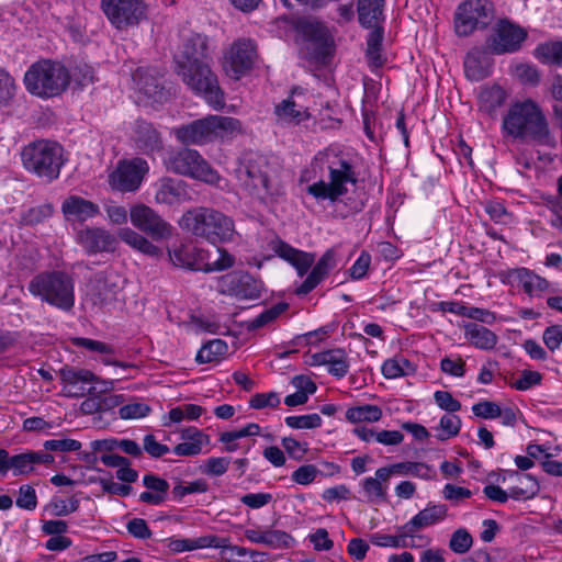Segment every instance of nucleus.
Segmentation results:
<instances>
[{
	"label": "nucleus",
	"instance_id": "29",
	"mask_svg": "<svg viewBox=\"0 0 562 562\" xmlns=\"http://www.w3.org/2000/svg\"><path fill=\"white\" fill-rule=\"evenodd\" d=\"M143 485L146 491L139 494V502L159 506L167 501L169 492V483L155 474H146L143 476Z\"/></svg>",
	"mask_w": 562,
	"mask_h": 562
},
{
	"label": "nucleus",
	"instance_id": "26",
	"mask_svg": "<svg viewBox=\"0 0 562 562\" xmlns=\"http://www.w3.org/2000/svg\"><path fill=\"white\" fill-rule=\"evenodd\" d=\"M493 65L494 59L490 52L474 47L464 57V75L471 81H481L491 76Z\"/></svg>",
	"mask_w": 562,
	"mask_h": 562
},
{
	"label": "nucleus",
	"instance_id": "8",
	"mask_svg": "<svg viewBox=\"0 0 562 562\" xmlns=\"http://www.w3.org/2000/svg\"><path fill=\"white\" fill-rule=\"evenodd\" d=\"M21 160L27 171L50 182L59 177L64 164L63 147L55 142L36 140L22 149Z\"/></svg>",
	"mask_w": 562,
	"mask_h": 562
},
{
	"label": "nucleus",
	"instance_id": "21",
	"mask_svg": "<svg viewBox=\"0 0 562 562\" xmlns=\"http://www.w3.org/2000/svg\"><path fill=\"white\" fill-rule=\"evenodd\" d=\"M448 516V507L446 504H436L429 502L427 506L419 510L414 517L403 525V529L407 535H412V539L416 538V532L430 526L440 524ZM419 540H424V536H417Z\"/></svg>",
	"mask_w": 562,
	"mask_h": 562
},
{
	"label": "nucleus",
	"instance_id": "15",
	"mask_svg": "<svg viewBox=\"0 0 562 562\" xmlns=\"http://www.w3.org/2000/svg\"><path fill=\"white\" fill-rule=\"evenodd\" d=\"M217 291L239 300H256L261 291L257 281L247 272L232 271L218 278Z\"/></svg>",
	"mask_w": 562,
	"mask_h": 562
},
{
	"label": "nucleus",
	"instance_id": "55",
	"mask_svg": "<svg viewBox=\"0 0 562 562\" xmlns=\"http://www.w3.org/2000/svg\"><path fill=\"white\" fill-rule=\"evenodd\" d=\"M43 447L46 451L71 452L79 451L82 443L71 438H56L44 441Z\"/></svg>",
	"mask_w": 562,
	"mask_h": 562
},
{
	"label": "nucleus",
	"instance_id": "61",
	"mask_svg": "<svg viewBox=\"0 0 562 562\" xmlns=\"http://www.w3.org/2000/svg\"><path fill=\"white\" fill-rule=\"evenodd\" d=\"M293 543V537L283 530H266L265 544L270 548H290Z\"/></svg>",
	"mask_w": 562,
	"mask_h": 562
},
{
	"label": "nucleus",
	"instance_id": "23",
	"mask_svg": "<svg viewBox=\"0 0 562 562\" xmlns=\"http://www.w3.org/2000/svg\"><path fill=\"white\" fill-rule=\"evenodd\" d=\"M337 266L336 251L333 248L327 249L318 261L312 266V270L306 279L295 289V294L304 296L311 293L321 282H323L331 270Z\"/></svg>",
	"mask_w": 562,
	"mask_h": 562
},
{
	"label": "nucleus",
	"instance_id": "50",
	"mask_svg": "<svg viewBox=\"0 0 562 562\" xmlns=\"http://www.w3.org/2000/svg\"><path fill=\"white\" fill-rule=\"evenodd\" d=\"M286 426L293 429H315L322 426V417L316 414H307L300 416H288L284 419Z\"/></svg>",
	"mask_w": 562,
	"mask_h": 562
},
{
	"label": "nucleus",
	"instance_id": "12",
	"mask_svg": "<svg viewBox=\"0 0 562 562\" xmlns=\"http://www.w3.org/2000/svg\"><path fill=\"white\" fill-rule=\"evenodd\" d=\"M101 8L117 30L137 25L146 13L144 0H101Z\"/></svg>",
	"mask_w": 562,
	"mask_h": 562
},
{
	"label": "nucleus",
	"instance_id": "43",
	"mask_svg": "<svg viewBox=\"0 0 562 562\" xmlns=\"http://www.w3.org/2000/svg\"><path fill=\"white\" fill-rule=\"evenodd\" d=\"M54 209L49 203L36 205L27 210H23L20 214L19 223L25 226H34L43 223L53 215Z\"/></svg>",
	"mask_w": 562,
	"mask_h": 562
},
{
	"label": "nucleus",
	"instance_id": "27",
	"mask_svg": "<svg viewBox=\"0 0 562 562\" xmlns=\"http://www.w3.org/2000/svg\"><path fill=\"white\" fill-rule=\"evenodd\" d=\"M61 212L67 222L82 224L95 217L100 213V207L90 200L72 194L63 201Z\"/></svg>",
	"mask_w": 562,
	"mask_h": 562
},
{
	"label": "nucleus",
	"instance_id": "28",
	"mask_svg": "<svg viewBox=\"0 0 562 562\" xmlns=\"http://www.w3.org/2000/svg\"><path fill=\"white\" fill-rule=\"evenodd\" d=\"M134 138L137 147L145 154H154L162 149L160 133L145 120H137L134 126Z\"/></svg>",
	"mask_w": 562,
	"mask_h": 562
},
{
	"label": "nucleus",
	"instance_id": "37",
	"mask_svg": "<svg viewBox=\"0 0 562 562\" xmlns=\"http://www.w3.org/2000/svg\"><path fill=\"white\" fill-rule=\"evenodd\" d=\"M91 448L93 451H111L117 448L125 452L126 454H130L134 458H138L143 454L140 446L136 441L131 439L94 440L91 442Z\"/></svg>",
	"mask_w": 562,
	"mask_h": 562
},
{
	"label": "nucleus",
	"instance_id": "45",
	"mask_svg": "<svg viewBox=\"0 0 562 562\" xmlns=\"http://www.w3.org/2000/svg\"><path fill=\"white\" fill-rule=\"evenodd\" d=\"M393 470L396 474L413 475L423 480L431 479V469L428 464L423 462H398L393 464Z\"/></svg>",
	"mask_w": 562,
	"mask_h": 562
},
{
	"label": "nucleus",
	"instance_id": "1",
	"mask_svg": "<svg viewBox=\"0 0 562 562\" xmlns=\"http://www.w3.org/2000/svg\"><path fill=\"white\" fill-rule=\"evenodd\" d=\"M280 173V165L262 155L251 156L237 169V178L244 190L265 205L284 192Z\"/></svg>",
	"mask_w": 562,
	"mask_h": 562
},
{
	"label": "nucleus",
	"instance_id": "33",
	"mask_svg": "<svg viewBox=\"0 0 562 562\" xmlns=\"http://www.w3.org/2000/svg\"><path fill=\"white\" fill-rule=\"evenodd\" d=\"M506 99L507 93L502 87L497 85L484 87L479 93V109L490 116H494L497 110L504 105Z\"/></svg>",
	"mask_w": 562,
	"mask_h": 562
},
{
	"label": "nucleus",
	"instance_id": "20",
	"mask_svg": "<svg viewBox=\"0 0 562 562\" xmlns=\"http://www.w3.org/2000/svg\"><path fill=\"white\" fill-rule=\"evenodd\" d=\"M172 266L191 271H202L205 251L191 243H173L168 247Z\"/></svg>",
	"mask_w": 562,
	"mask_h": 562
},
{
	"label": "nucleus",
	"instance_id": "34",
	"mask_svg": "<svg viewBox=\"0 0 562 562\" xmlns=\"http://www.w3.org/2000/svg\"><path fill=\"white\" fill-rule=\"evenodd\" d=\"M119 237L122 241L146 256L160 258L164 255L159 247L128 227L121 228L119 231Z\"/></svg>",
	"mask_w": 562,
	"mask_h": 562
},
{
	"label": "nucleus",
	"instance_id": "49",
	"mask_svg": "<svg viewBox=\"0 0 562 562\" xmlns=\"http://www.w3.org/2000/svg\"><path fill=\"white\" fill-rule=\"evenodd\" d=\"M71 344L77 348L86 349L90 352L99 353L102 356H111L114 353L113 346L91 338L74 337Z\"/></svg>",
	"mask_w": 562,
	"mask_h": 562
},
{
	"label": "nucleus",
	"instance_id": "4",
	"mask_svg": "<svg viewBox=\"0 0 562 562\" xmlns=\"http://www.w3.org/2000/svg\"><path fill=\"white\" fill-rule=\"evenodd\" d=\"M29 292L42 303L70 313L75 306V280L63 270L42 271L27 284Z\"/></svg>",
	"mask_w": 562,
	"mask_h": 562
},
{
	"label": "nucleus",
	"instance_id": "47",
	"mask_svg": "<svg viewBox=\"0 0 562 562\" xmlns=\"http://www.w3.org/2000/svg\"><path fill=\"white\" fill-rule=\"evenodd\" d=\"M209 491V484L204 479L194 480L187 485L181 482L176 484L171 491L172 499L180 502L184 496L195 493H205Z\"/></svg>",
	"mask_w": 562,
	"mask_h": 562
},
{
	"label": "nucleus",
	"instance_id": "40",
	"mask_svg": "<svg viewBox=\"0 0 562 562\" xmlns=\"http://www.w3.org/2000/svg\"><path fill=\"white\" fill-rule=\"evenodd\" d=\"M228 346L222 339H213L204 344L198 351L195 361L198 363H211L217 361L227 352Z\"/></svg>",
	"mask_w": 562,
	"mask_h": 562
},
{
	"label": "nucleus",
	"instance_id": "62",
	"mask_svg": "<svg viewBox=\"0 0 562 562\" xmlns=\"http://www.w3.org/2000/svg\"><path fill=\"white\" fill-rule=\"evenodd\" d=\"M80 87H86L94 81V70L86 63H77L70 74V79Z\"/></svg>",
	"mask_w": 562,
	"mask_h": 562
},
{
	"label": "nucleus",
	"instance_id": "51",
	"mask_svg": "<svg viewBox=\"0 0 562 562\" xmlns=\"http://www.w3.org/2000/svg\"><path fill=\"white\" fill-rule=\"evenodd\" d=\"M473 544V538L464 528L457 529L449 540V549L458 554H464Z\"/></svg>",
	"mask_w": 562,
	"mask_h": 562
},
{
	"label": "nucleus",
	"instance_id": "18",
	"mask_svg": "<svg viewBox=\"0 0 562 562\" xmlns=\"http://www.w3.org/2000/svg\"><path fill=\"white\" fill-rule=\"evenodd\" d=\"M154 198L157 204L177 206L191 201L189 184L171 177H161L153 184Z\"/></svg>",
	"mask_w": 562,
	"mask_h": 562
},
{
	"label": "nucleus",
	"instance_id": "9",
	"mask_svg": "<svg viewBox=\"0 0 562 562\" xmlns=\"http://www.w3.org/2000/svg\"><path fill=\"white\" fill-rule=\"evenodd\" d=\"M175 70L187 87L194 94L202 97L214 110L224 108V92L220 88L217 76L212 71L207 61L179 66Z\"/></svg>",
	"mask_w": 562,
	"mask_h": 562
},
{
	"label": "nucleus",
	"instance_id": "38",
	"mask_svg": "<svg viewBox=\"0 0 562 562\" xmlns=\"http://www.w3.org/2000/svg\"><path fill=\"white\" fill-rule=\"evenodd\" d=\"M382 416L381 407L371 404L352 406L346 411V419L352 424L375 423L379 422Z\"/></svg>",
	"mask_w": 562,
	"mask_h": 562
},
{
	"label": "nucleus",
	"instance_id": "46",
	"mask_svg": "<svg viewBox=\"0 0 562 562\" xmlns=\"http://www.w3.org/2000/svg\"><path fill=\"white\" fill-rule=\"evenodd\" d=\"M520 477H524L528 481V484L526 486H513L507 491L508 498L515 499V501H524V499H530L533 498L540 491V485L538 481L530 474L521 475Z\"/></svg>",
	"mask_w": 562,
	"mask_h": 562
},
{
	"label": "nucleus",
	"instance_id": "22",
	"mask_svg": "<svg viewBox=\"0 0 562 562\" xmlns=\"http://www.w3.org/2000/svg\"><path fill=\"white\" fill-rule=\"evenodd\" d=\"M269 245L280 258L295 268L300 277L305 276L315 262V254L294 248L279 237L272 239Z\"/></svg>",
	"mask_w": 562,
	"mask_h": 562
},
{
	"label": "nucleus",
	"instance_id": "17",
	"mask_svg": "<svg viewBox=\"0 0 562 562\" xmlns=\"http://www.w3.org/2000/svg\"><path fill=\"white\" fill-rule=\"evenodd\" d=\"M130 218L136 228L146 233L153 239L161 240L171 235L172 226L145 204L134 205L130 211Z\"/></svg>",
	"mask_w": 562,
	"mask_h": 562
},
{
	"label": "nucleus",
	"instance_id": "52",
	"mask_svg": "<svg viewBox=\"0 0 562 562\" xmlns=\"http://www.w3.org/2000/svg\"><path fill=\"white\" fill-rule=\"evenodd\" d=\"M286 304L279 303L271 306L270 308L265 310L262 313H260L250 321L249 328L257 329L270 324L278 316H280L286 310Z\"/></svg>",
	"mask_w": 562,
	"mask_h": 562
},
{
	"label": "nucleus",
	"instance_id": "54",
	"mask_svg": "<svg viewBox=\"0 0 562 562\" xmlns=\"http://www.w3.org/2000/svg\"><path fill=\"white\" fill-rule=\"evenodd\" d=\"M229 464V457H211L204 461L201 471L209 476H221L226 473Z\"/></svg>",
	"mask_w": 562,
	"mask_h": 562
},
{
	"label": "nucleus",
	"instance_id": "39",
	"mask_svg": "<svg viewBox=\"0 0 562 562\" xmlns=\"http://www.w3.org/2000/svg\"><path fill=\"white\" fill-rule=\"evenodd\" d=\"M533 55L542 64L562 66V42L541 43L535 48Z\"/></svg>",
	"mask_w": 562,
	"mask_h": 562
},
{
	"label": "nucleus",
	"instance_id": "60",
	"mask_svg": "<svg viewBox=\"0 0 562 562\" xmlns=\"http://www.w3.org/2000/svg\"><path fill=\"white\" fill-rule=\"evenodd\" d=\"M542 375L538 371L524 370L520 375L510 383V386L518 391H527L541 383Z\"/></svg>",
	"mask_w": 562,
	"mask_h": 562
},
{
	"label": "nucleus",
	"instance_id": "42",
	"mask_svg": "<svg viewBox=\"0 0 562 562\" xmlns=\"http://www.w3.org/2000/svg\"><path fill=\"white\" fill-rule=\"evenodd\" d=\"M328 373L337 379L346 376L349 371V360L346 351L341 348L329 349L327 364Z\"/></svg>",
	"mask_w": 562,
	"mask_h": 562
},
{
	"label": "nucleus",
	"instance_id": "53",
	"mask_svg": "<svg viewBox=\"0 0 562 562\" xmlns=\"http://www.w3.org/2000/svg\"><path fill=\"white\" fill-rule=\"evenodd\" d=\"M318 476H323L322 470H319L315 464H304L292 472L291 480L300 485H308Z\"/></svg>",
	"mask_w": 562,
	"mask_h": 562
},
{
	"label": "nucleus",
	"instance_id": "31",
	"mask_svg": "<svg viewBox=\"0 0 562 562\" xmlns=\"http://www.w3.org/2000/svg\"><path fill=\"white\" fill-rule=\"evenodd\" d=\"M508 277L522 286L525 293L533 295L543 292L549 288V282L529 270L528 268H516L508 271Z\"/></svg>",
	"mask_w": 562,
	"mask_h": 562
},
{
	"label": "nucleus",
	"instance_id": "57",
	"mask_svg": "<svg viewBox=\"0 0 562 562\" xmlns=\"http://www.w3.org/2000/svg\"><path fill=\"white\" fill-rule=\"evenodd\" d=\"M303 34L311 41L318 44L322 48L328 49L329 36L325 27L318 23H306L303 25Z\"/></svg>",
	"mask_w": 562,
	"mask_h": 562
},
{
	"label": "nucleus",
	"instance_id": "48",
	"mask_svg": "<svg viewBox=\"0 0 562 562\" xmlns=\"http://www.w3.org/2000/svg\"><path fill=\"white\" fill-rule=\"evenodd\" d=\"M363 493L369 502H384L387 496V485L373 480V477H366L361 482Z\"/></svg>",
	"mask_w": 562,
	"mask_h": 562
},
{
	"label": "nucleus",
	"instance_id": "63",
	"mask_svg": "<svg viewBox=\"0 0 562 562\" xmlns=\"http://www.w3.org/2000/svg\"><path fill=\"white\" fill-rule=\"evenodd\" d=\"M15 504L22 509L34 510L37 506V496L34 487L29 484L21 485Z\"/></svg>",
	"mask_w": 562,
	"mask_h": 562
},
{
	"label": "nucleus",
	"instance_id": "56",
	"mask_svg": "<svg viewBox=\"0 0 562 562\" xmlns=\"http://www.w3.org/2000/svg\"><path fill=\"white\" fill-rule=\"evenodd\" d=\"M151 408L145 402H133L120 406L119 416L122 419H137L146 417Z\"/></svg>",
	"mask_w": 562,
	"mask_h": 562
},
{
	"label": "nucleus",
	"instance_id": "35",
	"mask_svg": "<svg viewBox=\"0 0 562 562\" xmlns=\"http://www.w3.org/2000/svg\"><path fill=\"white\" fill-rule=\"evenodd\" d=\"M367 36L366 57L371 67H382L385 59L382 57V44L384 40V29L381 24L370 27Z\"/></svg>",
	"mask_w": 562,
	"mask_h": 562
},
{
	"label": "nucleus",
	"instance_id": "44",
	"mask_svg": "<svg viewBox=\"0 0 562 562\" xmlns=\"http://www.w3.org/2000/svg\"><path fill=\"white\" fill-rule=\"evenodd\" d=\"M461 428V419L453 413L445 414L436 427V438L439 441H446L452 437H456Z\"/></svg>",
	"mask_w": 562,
	"mask_h": 562
},
{
	"label": "nucleus",
	"instance_id": "58",
	"mask_svg": "<svg viewBox=\"0 0 562 562\" xmlns=\"http://www.w3.org/2000/svg\"><path fill=\"white\" fill-rule=\"evenodd\" d=\"M260 426L256 423L247 424L245 427L236 430L224 431L220 435V441L222 443H229L244 437H251L260 435Z\"/></svg>",
	"mask_w": 562,
	"mask_h": 562
},
{
	"label": "nucleus",
	"instance_id": "6",
	"mask_svg": "<svg viewBox=\"0 0 562 562\" xmlns=\"http://www.w3.org/2000/svg\"><path fill=\"white\" fill-rule=\"evenodd\" d=\"M23 82L32 95L49 99L65 92L70 82V71L60 61L40 59L24 74Z\"/></svg>",
	"mask_w": 562,
	"mask_h": 562
},
{
	"label": "nucleus",
	"instance_id": "25",
	"mask_svg": "<svg viewBox=\"0 0 562 562\" xmlns=\"http://www.w3.org/2000/svg\"><path fill=\"white\" fill-rule=\"evenodd\" d=\"M77 241L89 255L113 251L117 243L113 234L100 227H88L79 231Z\"/></svg>",
	"mask_w": 562,
	"mask_h": 562
},
{
	"label": "nucleus",
	"instance_id": "10",
	"mask_svg": "<svg viewBox=\"0 0 562 562\" xmlns=\"http://www.w3.org/2000/svg\"><path fill=\"white\" fill-rule=\"evenodd\" d=\"M165 165L173 173L209 184H217L221 179L217 171L195 149L180 148L171 150L167 155Z\"/></svg>",
	"mask_w": 562,
	"mask_h": 562
},
{
	"label": "nucleus",
	"instance_id": "2",
	"mask_svg": "<svg viewBox=\"0 0 562 562\" xmlns=\"http://www.w3.org/2000/svg\"><path fill=\"white\" fill-rule=\"evenodd\" d=\"M502 132L513 139L533 140L541 145L550 143L547 119L540 106L530 99L509 106L503 117Z\"/></svg>",
	"mask_w": 562,
	"mask_h": 562
},
{
	"label": "nucleus",
	"instance_id": "36",
	"mask_svg": "<svg viewBox=\"0 0 562 562\" xmlns=\"http://www.w3.org/2000/svg\"><path fill=\"white\" fill-rule=\"evenodd\" d=\"M276 115L289 123H301L310 117L307 109L303 105L296 104L291 98L283 100L274 108Z\"/></svg>",
	"mask_w": 562,
	"mask_h": 562
},
{
	"label": "nucleus",
	"instance_id": "5",
	"mask_svg": "<svg viewBox=\"0 0 562 562\" xmlns=\"http://www.w3.org/2000/svg\"><path fill=\"white\" fill-rule=\"evenodd\" d=\"M180 226L195 237L216 245L232 239L234 222L222 212L199 206L188 210L180 218Z\"/></svg>",
	"mask_w": 562,
	"mask_h": 562
},
{
	"label": "nucleus",
	"instance_id": "3",
	"mask_svg": "<svg viewBox=\"0 0 562 562\" xmlns=\"http://www.w3.org/2000/svg\"><path fill=\"white\" fill-rule=\"evenodd\" d=\"M314 161L326 167L328 171L327 181L321 179L306 189L307 193L317 202L335 203L348 193L349 184L355 186L358 182L356 167L347 157L319 153L315 156Z\"/></svg>",
	"mask_w": 562,
	"mask_h": 562
},
{
	"label": "nucleus",
	"instance_id": "16",
	"mask_svg": "<svg viewBox=\"0 0 562 562\" xmlns=\"http://www.w3.org/2000/svg\"><path fill=\"white\" fill-rule=\"evenodd\" d=\"M526 38L527 32L525 29L503 20L494 29L488 40V47L492 53L497 55L515 53L520 49Z\"/></svg>",
	"mask_w": 562,
	"mask_h": 562
},
{
	"label": "nucleus",
	"instance_id": "14",
	"mask_svg": "<svg viewBox=\"0 0 562 562\" xmlns=\"http://www.w3.org/2000/svg\"><path fill=\"white\" fill-rule=\"evenodd\" d=\"M148 171V164L142 158L119 162L116 169L110 173L109 182L112 189L121 192L136 191L144 176Z\"/></svg>",
	"mask_w": 562,
	"mask_h": 562
},
{
	"label": "nucleus",
	"instance_id": "64",
	"mask_svg": "<svg viewBox=\"0 0 562 562\" xmlns=\"http://www.w3.org/2000/svg\"><path fill=\"white\" fill-rule=\"evenodd\" d=\"M543 342L550 351H555L562 344V325L547 327L542 335Z\"/></svg>",
	"mask_w": 562,
	"mask_h": 562
},
{
	"label": "nucleus",
	"instance_id": "41",
	"mask_svg": "<svg viewBox=\"0 0 562 562\" xmlns=\"http://www.w3.org/2000/svg\"><path fill=\"white\" fill-rule=\"evenodd\" d=\"M398 535H385V533H373L370 538L371 542L378 547H390V548H414V543H408L407 538H412V535H407L403 526L397 527Z\"/></svg>",
	"mask_w": 562,
	"mask_h": 562
},
{
	"label": "nucleus",
	"instance_id": "32",
	"mask_svg": "<svg viewBox=\"0 0 562 562\" xmlns=\"http://www.w3.org/2000/svg\"><path fill=\"white\" fill-rule=\"evenodd\" d=\"M465 338L477 349L491 350L497 344V336L487 327L477 323H469L464 326Z\"/></svg>",
	"mask_w": 562,
	"mask_h": 562
},
{
	"label": "nucleus",
	"instance_id": "24",
	"mask_svg": "<svg viewBox=\"0 0 562 562\" xmlns=\"http://www.w3.org/2000/svg\"><path fill=\"white\" fill-rule=\"evenodd\" d=\"M209 40L201 34L188 36L175 55L176 67L207 61Z\"/></svg>",
	"mask_w": 562,
	"mask_h": 562
},
{
	"label": "nucleus",
	"instance_id": "30",
	"mask_svg": "<svg viewBox=\"0 0 562 562\" xmlns=\"http://www.w3.org/2000/svg\"><path fill=\"white\" fill-rule=\"evenodd\" d=\"M385 0H358L357 15L359 24L369 29L384 21Z\"/></svg>",
	"mask_w": 562,
	"mask_h": 562
},
{
	"label": "nucleus",
	"instance_id": "7",
	"mask_svg": "<svg viewBox=\"0 0 562 562\" xmlns=\"http://www.w3.org/2000/svg\"><path fill=\"white\" fill-rule=\"evenodd\" d=\"M241 132L239 120L207 115L175 130L176 138L184 145H205L217 138H231Z\"/></svg>",
	"mask_w": 562,
	"mask_h": 562
},
{
	"label": "nucleus",
	"instance_id": "59",
	"mask_svg": "<svg viewBox=\"0 0 562 562\" xmlns=\"http://www.w3.org/2000/svg\"><path fill=\"white\" fill-rule=\"evenodd\" d=\"M10 469L13 470V475H23L32 472L34 470V460L32 459L31 451L10 457Z\"/></svg>",
	"mask_w": 562,
	"mask_h": 562
},
{
	"label": "nucleus",
	"instance_id": "19",
	"mask_svg": "<svg viewBox=\"0 0 562 562\" xmlns=\"http://www.w3.org/2000/svg\"><path fill=\"white\" fill-rule=\"evenodd\" d=\"M256 57V46L251 40L236 41L229 50L225 68L231 77L239 79L252 68Z\"/></svg>",
	"mask_w": 562,
	"mask_h": 562
},
{
	"label": "nucleus",
	"instance_id": "11",
	"mask_svg": "<svg viewBox=\"0 0 562 562\" xmlns=\"http://www.w3.org/2000/svg\"><path fill=\"white\" fill-rule=\"evenodd\" d=\"M491 19L487 0H465L454 13V31L459 36H469L475 29L485 27Z\"/></svg>",
	"mask_w": 562,
	"mask_h": 562
},
{
	"label": "nucleus",
	"instance_id": "13",
	"mask_svg": "<svg viewBox=\"0 0 562 562\" xmlns=\"http://www.w3.org/2000/svg\"><path fill=\"white\" fill-rule=\"evenodd\" d=\"M60 380L64 392L70 397L94 393V383H101L104 391L113 387V381L101 380L88 369L64 368L60 370Z\"/></svg>",
	"mask_w": 562,
	"mask_h": 562
}]
</instances>
